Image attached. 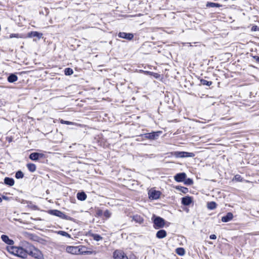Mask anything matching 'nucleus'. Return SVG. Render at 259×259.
Wrapping results in <instances>:
<instances>
[{
	"instance_id": "obj_1",
	"label": "nucleus",
	"mask_w": 259,
	"mask_h": 259,
	"mask_svg": "<svg viewBox=\"0 0 259 259\" xmlns=\"http://www.w3.org/2000/svg\"><path fill=\"white\" fill-rule=\"evenodd\" d=\"M7 250L10 253L17 256L25 258L27 257V246L24 249L20 247L10 246L7 247Z\"/></svg>"
},
{
	"instance_id": "obj_2",
	"label": "nucleus",
	"mask_w": 259,
	"mask_h": 259,
	"mask_svg": "<svg viewBox=\"0 0 259 259\" xmlns=\"http://www.w3.org/2000/svg\"><path fill=\"white\" fill-rule=\"evenodd\" d=\"M27 255H30L35 258L40 259L42 256L40 251L33 245H28L27 246Z\"/></svg>"
},
{
	"instance_id": "obj_3",
	"label": "nucleus",
	"mask_w": 259,
	"mask_h": 259,
	"mask_svg": "<svg viewBox=\"0 0 259 259\" xmlns=\"http://www.w3.org/2000/svg\"><path fill=\"white\" fill-rule=\"evenodd\" d=\"M152 220L153 223V227L155 229L162 228L165 225V220L160 217L156 216L154 214L152 218Z\"/></svg>"
},
{
	"instance_id": "obj_4",
	"label": "nucleus",
	"mask_w": 259,
	"mask_h": 259,
	"mask_svg": "<svg viewBox=\"0 0 259 259\" xmlns=\"http://www.w3.org/2000/svg\"><path fill=\"white\" fill-rule=\"evenodd\" d=\"M49 213L52 215L58 217L62 219L69 221H73L74 220L72 218L66 215L63 212L57 209L50 210H49Z\"/></svg>"
},
{
	"instance_id": "obj_5",
	"label": "nucleus",
	"mask_w": 259,
	"mask_h": 259,
	"mask_svg": "<svg viewBox=\"0 0 259 259\" xmlns=\"http://www.w3.org/2000/svg\"><path fill=\"white\" fill-rule=\"evenodd\" d=\"M173 155L177 158H186L193 157L195 156V154L193 152L175 151L174 152Z\"/></svg>"
},
{
	"instance_id": "obj_6",
	"label": "nucleus",
	"mask_w": 259,
	"mask_h": 259,
	"mask_svg": "<svg viewBox=\"0 0 259 259\" xmlns=\"http://www.w3.org/2000/svg\"><path fill=\"white\" fill-rule=\"evenodd\" d=\"M161 132H152L150 133H146L144 134V137L147 139L156 140L159 136Z\"/></svg>"
},
{
	"instance_id": "obj_7",
	"label": "nucleus",
	"mask_w": 259,
	"mask_h": 259,
	"mask_svg": "<svg viewBox=\"0 0 259 259\" xmlns=\"http://www.w3.org/2000/svg\"><path fill=\"white\" fill-rule=\"evenodd\" d=\"M66 251L73 254H79L80 252V249L78 246H68L66 248Z\"/></svg>"
},
{
	"instance_id": "obj_8",
	"label": "nucleus",
	"mask_w": 259,
	"mask_h": 259,
	"mask_svg": "<svg viewBox=\"0 0 259 259\" xmlns=\"http://www.w3.org/2000/svg\"><path fill=\"white\" fill-rule=\"evenodd\" d=\"M114 259H128L124 252L119 250H116L113 253Z\"/></svg>"
},
{
	"instance_id": "obj_9",
	"label": "nucleus",
	"mask_w": 259,
	"mask_h": 259,
	"mask_svg": "<svg viewBox=\"0 0 259 259\" xmlns=\"http://www.w3.org/2000/svg\"><path fill=\"white\" fill-rule=\"evenodd\" d=\"M186 176V174L185 172H181L176 175L174 177V179L178 182H182L185 181Z\"/></svg>"
},
{
	"instance_id": "obj_10",
	"label": "nucleus",
	"mask_w": 259,
	"mask_h": 259,
	"mask_svg": "<svg viewBox=\"0 0 259 259\" xmlns=\"http://www.w3.org/2000/svg\"><path fill=\"white\" fill-rule=\"evenodd\" d=\"M118 36L119 37L125 38L127 40H132L134 37V35L133 33H126L124 32H120L118 33Z\"/></svg>"
},
{
	"instance_id": "obj_11",
	"label": "nucleus",
	"mask_w": 259,
	"mask_h": 259,
	"mask_svg": "<svg viewBox=\"0 0 259 259\" xmlns=\"http://www.w3.org/2000/svg\"><path fill=\"white\" fill-rule=\"evenodd\" d=\"M44 157V154L42 153L34 152L32 153L29 155V158L32 160L36 161L38 160L39 158H43Z\"/></svg>"
},
{
	"instance_id": "obj_12",
	"label": "nucleus",
	"mask_w": 259,
	"mask_h": 259,
	"mask_svg": "<svg viewBox=\"0 0 259 259\" xmlns=\"http://www.w3.org/2000/svg\"><path fill=\"white\" fill-rule=\"evenodd\" d=\"M132 221H135L136 223L141 225L144 222V219L140 215L136 214L133 215L132 217Z\"/></svg>"
},
{
	"instance_id": "obj_13",
	"label": "nucleus",
	"mask_w": 259,
	"mask_h": 259,
	"mask_svg": "<svg viewBox=\"0 0 259 259\" xmlns=\"http://www.w3.org/2000/svg\"><path fill=\"white\" fill-rule=\"evenodd\" d=\"M1 239L3 241L8 245H12L14 244V241L12 239H10L6 235H2L1 236Z\"/></svg>"
},
{
	"instance_id": "obj_14",
	"label": "nucleus",
	"mask_w": 259,
	"mask_h": 259,
	"mask_svg": "<svg viewBox=\"0 0 259 259\" xmlns=\"http://www.w3.org/2000/svg\"><path fill=\"white\" fill-rule=\"evenodd\" d=\"M233 218V214L232 212H228L226 215L223 217L221 219V221L223 222L227 223L231 221Z\"/></svg>"
},
{
	"instance_id": "obj_15",
	"label": "nucleus",
	"mask_w": 259,
	"mask_h": 259,
	"mask_svg": "<svg viewBox=\"0 0 259 259\" xmlns=\"http://www.w3.org/2000/svg\"><path fill=\"white\" fill-rule=\"evenodd\" d=\"M149 198L152 199H157L160 196V192L157 191H152L149 193Z\"/></svg>"
},
{
	"instance_id": "obj_16",
	"label": "nucleus",
	"mask_w": 259,
	"mask_h": 259,
	"mask_svg": "<svg viewBox=\"0 0 259 259\" xmlns=\"http://www.w3.org/2000/svg\"><path fill=\"white\" fill-rule=\"evenodd\" d=\"M192 202V199L190 196H186L182 199V203L186 206L189 205Z\"/></svg>"
},
{
	"instance_id": "obj_17",
	"label": "nucleus",
	"mask_w": 259,
	"mask_h": 259,
	"mask_svg": "<svg viewBox=\"0 0 259 259\" xmlns=\"http://www.w3.org/2000/svg\"><path fill=\"white\" fill-rule=\"evenodd\" d=\"M167 233L164 230H160L157 232L156 237L158 239H162L166 236Z\"/></svg>"
},
{
	"instance_id": "obj_18",
	"label": "nucleus",
	"mask_w": 259,
	"mask_h": 259,
	"mask_svg": "<svg viewBox=\"0 0 259 259\" xmlns=\"http://www.w3.org/2000/svg\"><path fill=\"white\" fill-rule=\"evenodd\" d=\"M42 34L41 33H39L37 31H31L29 32L28 34V36L29 37H36L38 39H40L42 37Z\"/></svg>"
},
{
	"instance_id": "obj_19",
	"label": "nucleus",
	"mask_w": 259,
	"mask_h": 259,
	"mask_svg": "<svg viewBox=\"0 0 259 259\" xmlns=\"http://www.w3.org/2000/svg\"><path fill=\"white\" fill-rule=\"evenodd\" d=\"M4 183L7 185L12 186L14 185V180L13 178L6 177L4 179Z\"/></svg>"
},
{
	"instance_id": "obj_20",
	"label": "nucleus",
	"mask_w": 259,
	"mask_h": 259,
	"mask_svg": "<svg viewBox=\"0 0 259 259\" xmlns=\"http://www.w3.org/2000/svg\"><path fill=\"white\" fill-rule=\"evenodd\" d=\"M8 81L9 82L12 83L18 80V77L14 74H11L8 77Z\"/></svg>"
},
{
	"instance_id": "obj_21",
	"label": "nucleus",
	"mask_w": 259,
	"mask_h": 259,
	"mask_svg": "<svg viewBox=\"0 0 259 259\" xmlns=\"http://www.w3.org/2000/svg\"><path fill=\"white\" fill-rule=\"evenodd\" d=\"M77 198L79 200L83 201L86 199L87 195L83 192H78L77 194Z\"/></svg>"
},
{
	"instance_id": "obj_22",
	"label": "nucleus",
	"mask_w": 259,
	"mask_h": 259,
	"mask_svg": "<svg viewBox=\"0 0 259 259\" xmlns=\"http://www.w3.org/2000/svg\"><path fill=\"white\" fill-rule=\"evenodd\" d=\"M27 167L30 172H34L36 170V165L33 163H28L27 164Z\"/></svg>"
},
{
	"instance_id": "obj_23",
	"label": "nucleus",
	"mask_w": 259,
	"mask_h": 259,
	"mask_svg": "<svg viewBox=\"0 0 259 259\" xmlns=\"http://www.w3.org/2000/svg\"><path fill=\"white\" fill-rule=\"evenodd\" d=\"M217 207V204L213 201L209 202L207 203V208L209 209L212 210L215 208Z\"/></svg>"
},
{
	"instance_id": "obj_24",
	"label": "nucleus",
	"mask_w": 259,
	"mask_h": 259,
	"mask_svg": "<svg viewBox=\"0 0 259 259\" xmlns=\"http://www.w3.org/2000/svg\"><path fill=\"white\" fill-rule=\"evenodd\" d=\"M206 6L208 7H222V5L218 4V3H214L212 2H208L206 4Z\"/></svg>"
},
{
	"instance_id": "obj_25",
	"label": "nucleus",
	"mask_w": 259,
	"mask_h": 259,
	"mask_svg": "<svg viewBox=\"0 0 259 259\" xmlns=\"http://www.w3.org/2000/svg\"><path fill=\"white\" fill-rule=\"evenodd\" d=\"M200 81L202 84L204 85H207V86H210L212 83V82L211 81H207L204 79H201Z\"/></svg>"
},
{
	"instance_id": "obj_26",
	"label": "nucleus",
	"mask_w": 259,
	"mask_h": 259,
	"mask_svg": "<svg viewBox=\"0 0 259 259\" xmlns=\"http://www.w3.org/2000/svg\"><path fill=\"white\" fill-rule=\"evenodd\" d=\"M176 253L180 255H183L185 253V251L183 248L179 247L176 249Z\"/></svg>"
},
{
	"instance_id": "obj_27",
	"label": "nucleus",
	"mask_w": 259,
	"mask_h": 259,
	"mask_svg": "<svg viewBox=\"0 0 259 259\" xmlns=\"http://www.w3.org/2000/svg\"><path fill=\"white\" fill-rule=\"evenodd\" d=\"M92 236L93 238V239L97 241H100L103 239L102 237L97 234H93L92 235Z\"/></svg>"
},
{
	"instance_id": "obj_28",
	"label": "nucleus",
	"mask_w": 259,
	"mask_h": 259,
	"mask_svg": "<svg viewBox=\"0 0 259 259\" xmlns=\"http://www.w3.org/2000/svg\"><path fill=\"white\" fill-rule=\"evenodd\" d=\"M15 177L18 179H22L24 177V174L21 170H18L15 174Z\"/></svg>"
},
{
	"instance_id": "obj_29",
	"label": "nucleus",
	"mask_w": 259,
	"mask_h": 259,
	"mask_svg": "<svg viewBox=\"0 0 259 259\" xmlns=\"http://www.w3.org/2000/svg\"><path fill=\"white\" fill-rule=\"evenodd\" d=\"M65 74L66 75H70L73 73V70L70 68H66L64 70Z\"/></svg>"
},
{
	"instance_id": "obj_30",
	"label": "nucleus",
	"mask_w": 259,
	"mask_h": 259,
	"mask_svg": "<svg viewBox=\"0 0 259 259\" xmlns=\"http://www.w3.org/2000/svg\"><path fill=\"white\" fill-rule=\"evenodd\" d=\"M58 234H60L63 236L67 237L68 238H70V235L67 232L63 231H59L58 232Z\"/></svg>"
},
{
	"instance_id": "obj_31",
	"label": "nucleus",
	"mask_w": 259,
	"mask_h": 259,
	"mask_svg": "<svg viewBox=\"0 0 259 259\" xmlns=\"http://www.w3.org/2000/svg\"><path fill=\"white\" fill-rule=\"evenodd\" d=\"M60 122L62 124H67V125H74L75 124V123L74 122H70V121H66V120H64L63 119H61L60 120Z\"/></svg>"
},
{
	"instance_id": "obj_32",
	"label": "nucleus",
	"mask_w": 259,
	"mask_h": 259,
	"mask_svg": "<svg viewBox=\"0 0 259 259\" xmlns=\"http://www.w3.org/2000/svg\"><path fill=\"white\" fill-rule=\"evenodd\" d=\"M185 184L187 185H191L193 184V180L190 178L187 179L185 180Z\"/></svg>"
},
{
	"instance_id": "obj_33",
	"label": "nucleus",
	"mask_w": 259,
	"mask_h": 259,
	"mask_svg": "<svg viewBox=\"0 0 259 259\" xmlns=\"http://www.w3.org/2000/svg\"><path fill=\"white\" fill-rule=\"evenodd\" d=\"M104 216L106 218H109L111 216V212L109 210H106L104 212Z\"/></svg>"
},
{
	"instance_id": "obj_34",
	"label": "nucleus",
	"mask_w": 259,
	"mask_h": 259,
	"mask_svg": "<svg viewBox=\"0 0 259 259\" xmlns=\"http://www.w3.org/2000/svg\"><path fill=\"white\" fill-rule=\"evenodd\" d=\"M178 189H179L183 193H186L188 191V189L184 187H181L180 188H178Z\"/></svg>"
},
{
	"instance_id": "obj_35",
	"label": "nucleus",
	"mask_w": 259,
	"mask_h": 259,
	"mask_svg": "<svg viewBox=\"0 0 259 259\" xmlns=\"http://www.w3.org/2000/svg\"><path fill=\"white\" fill-rule=\"evenodd\" d=\"M10 38H13V37L19 38V37H20V36H19V34L18 33H13V34H10Z\"/></svg>"
},
{
	"instance_id": "obj_36",
	"label": "nucleus",
	"mask_w": 259,
	"mask_h": 259,
	"mask_svg": "<svg viewBox=\"0 0 259 259\" xmlns=\"http://www.w3.org/2000/svg\"><path fill=\"white\" fill-rule=\"evenodd\" d=\"M234 179L237 181H241L242 180L241 176L238 175H236L234 177Z\"/></svg>"
},
{
	"instance_id": "obj_37",
	"label": "nucleus",
	"mask_w": 259,
	"mask_h": 259,
	"mask_svg": "<svg viewBox=\"0 0 259 259\" xmlns=\"http://www.w3.org/2000/svg\"><path fill=\"white\" fill-rule=\"evenodd\" d=\"M209 238L210 239H215L217 238V236L214 234H212L210 235Z\"/></svg>"
},
{
	"instance_id": "obj_38",
	"label": "nucleus",
	"mask_w": 259,
	"mask_h": 259,
	"mask_svg": "<svg viewBox=\"0 0 259 259\" xmlns=\"http://www.w3.org/2000/svg\"><path fill=\"white\" fill-rule=\"evenodd\" d=\"M253 59L255 60V61L259 63V57L258 56H254Z\"/></svg>"
},
{
	"instance_id": "obj_39",
	"label": "nucleus",
	"mask_w": 259,
	"mask_h": 259,
	"mask_svg": "<svg viewBox=\"0 0 259 259\" xmlns=\"http://www.w3.org/2000/svg\"><path fill=\"white\" fill-rule=\"evenodd\" d=\"M252 30H253L254 31H256L257 30H258V28H257V27L256 26H254L252 27Z\"/></svg>"
},
{
	"instance_id": "obj_40",
	"label": "nucleus",
	"mask_w": 259,
	"mask_h": 259,
	"mask_svg": "<svg viewBox=\"0 0 259 259\" xmlns=\"http://www.w3.org/2000/svg\"><path fill=\"white\" fill-rule=\"evenodd\" d=\"M2 198L0 197V202H2Z\"/></svg>"
},
{
	"instance_id": "obj_41",
	"label": "nucleus",
	"mask_w": 259,
	"mask_h": 259,
	"mask_svg": "<svg viewBox=\"0 0 259 259\" xmlns=\"http://www.w3.org/2000/svg\"><path fill=\"white\" fill-rule=\"evenodd\" d=\"M3 198L6 199L7 198V197L5 196H3Z\"/></svg>"
},
{
	"instance_id": "obj_42",
	"label": "nucleus",
	"mask_w": 259,
	"mask_h": 259,
	"mask_svg": "<svg viewBox=\"0 0 259 259\" xmlns=\"http://www.w3.org/2000/svg\"><path fill=\"white\" fill-rule=\"evenodd\" d=\"M2 104V102L0 101V106H1Z\"/></svg>"
}]
</instances>
